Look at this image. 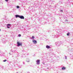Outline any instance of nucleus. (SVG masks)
<instances>
[{
    "label": "nucleus",
    "mask_w": 73,
    "mask_h": 73,
    "mask_svg": "<svg viewBox=\"0 0 73 73\" xmlns=\"http://www.w3.org/2000/svg\"><path fill=\"white\" fill-rule=\"evenodd\" d=\"M22 42H17V46H20L21 45H22Z\"/></svg>",
    "instance_id": "obj_1"
},
{
    "label": "nucleus",
    "mask_w": 73,
    "mask_h": 73,
    "mask_svg": "<svg viewBox=\"0 0 73 73\" xmlns=\"http://www.w3.org/2000/svg\"><path fill=\"white\" fill-rule=\"evenodd\" d=\"M56 45L57 46H60V42H57L55 43Z\"/></svg>",
    "instance_id": "obj_2"
},
{
    "label": "nucleus",
    "mask_w": 73,
    "mask_h": 73,
    "mask_svg": "<svg viewBox=\"0 0 73 73\" xmlns=\"http://www.w3.org/2000/svg\"><path fill=\"white\" fill-rule=\"evenodd\" d=\"M40 60H37L36 61V64L37 65H39L40 64Z\"/></svg>",
    "instance_id": "obj_3"
},
{
    "label": "nucleus",
    "mask_w": 73,
    "mask_h": 73,
    "mask_svg": "<svg viewBox=\"0 0 73 73\" xmlns=\"http://www.w3.org/2000/svg\"><path fill=\"white\" fill-rule=\"evenodd\" d=\"M19 18L21 19H24V16L22 15H20L19 16Z\"/></svg>",
    "instance_id": "obj_4"
},
{
    "label": "nucleus",
    "mask_w": 73,
    "mask_h": 73,
    "mask_svg": "<svg viewBox=\"0 0 73 73\" xmlns=\"http://www.w3.org/2000/svg\"><path fill=\"white\" fill-rule=\"evenodd\" d=\"M33 42L34 44H36V43H37V41L35 40H33Z\"/></svg>",
    "instance_id": "obj_5"
},
{
    "label": "nucleus",
    "mask_w": 73,
    "mask_h": 73,
    "mask_svg": "<svg viewBox=\"0 0 73 73\" xmlns=\"http://www.w3.org/2000/svg\"><path fill=\"white\" fill-rule=\"evenodd\" d=\"M20 16L19 15H15V17L16 18H17V17H19V18H20Z\"/></svg>",
    "instance_id": "obj_6"
},
{
    "label": "nucleus",
    "mask_w": 73,
    "mask_h": 73,
    "mask_svg": "<svg viewBox=\"0 0 73 73\" xmlns=\"http://www.w3.org/2000/svg\"><path fill=\"white\" fill-rule=\"evenodd\" d=\"M10 25H11V24H8L7 25V28H10V27H9V26H10Z\"/></svg>",
    "instance_id": "obj_7"
},
{
    "label": "nucleus",
    "mask_w": 73,
    "mask_h": 73,
    "mask_svg": "<svg viewBox=\"0 0 73 73\" xmlns=\"http://www.w3.org/2000/svg\"><path fill=\"white\" fill-rule=\"evenodd\" d=\"M46 48H47V49H49L50 48V46H49L48 45H46Z\"/></svg>",
    "instance_id": "obj_8"
},
{
    "label": "nucleus",
    "mask_w": 73,
    "mask_h": 73,
    "mask_svg": "<svg viewBox=\"0 0 73 73\" xmlns=\"http://www.w3.org/2000/svg\"><path fill=\"white\" fill-rule=\"evenodd\" d=\"M62 70H65V67H63L62 68Z\"/></svg>",
    "instance_id": "obj_9"
},
{
    "label": "nucleus",
    "mask_w": 73,
    "mask_h": 73,
    "mask_svg": "<svg viewBox=\"0 0 73 73\" xmlns=\"http://www.w3.org/2000/svg\"><path fill=\"white\" fill-rule=\"evenodd\" d=\"M26 61L27 62H30V60H29V59L28 60H27Z\"/></svg>",
    "instance_id": "obj_10"
},
{
    "label": "nucleus",
    "mask_w": 73,
    "mask_h": 73,
    "mask_svg": "<svg viewBox=\"0 0 73 73\" xmlns=\"http://www.w3.org/2000/svg\"><path fill=\"white\" fill-rule=\"evenodd\" d=\"M70 35V33H67V36H69Z\"/></svg>",
    "instance_id": "obj_11"
},
{
    "label": "nucleus",
    "mask_w": 73,
    "mask_h": 73,
    "mask_svg": "<svg viewBox=\"0 0 73 73\" xmlns=\"http://www.w3.org/2000/svg\"><path fill=\"white\" fill-rule=\"evenodd\" d=\"M17 8L19 9V8H20V7H19V6H17Z\"/></svg>",
    "instance_id": "obj_12"
},
{
    "label": "nucleus",
    "mask_w": 73,
    "mask_h": 73,
    "mask_svg": "<svg viewBox=\"0 0 73 73\" xmlns=\"http://www.w3.org/2000/svg\"><path fill=\"white\" fill-rule=\"evenodd\" d=\"M32 39H34V38H35V37H34V36H32Z\"/></svg>",
    "instance_id": "obj_13"
},
{
    "label": "nucleus",
    "mask_w": 73,
    "mask_h": 73,
    "mask_svg": "<svg viewBox=\"0 0 73 73\" xmlns=\"http://www.w3.org/2000/svg\"><path fill=\"white\" fill-rule=\"evenodd\" d=\"M3 62H5L6 61H7V60L5 59L3 60Z\"/></svg>",
    "instance_id": "obj_14"
},
{
    "label": "nucleus",
    "mask_w": 73,
    "mask_h": 73,
    "mask_svg": "<svg viewBox=\"0 0 73 73\" xmlns=\"http://www.w3.org/2000/svg\"><path fill=\"white\" fill-rule=\"evenodd\" d=\"M60 12H63V11H62V10H60Z\"/></svg>",
    "instance_id": "obj_15"
},
{
    "label": "nucleus",
    "mask_w": 73,
    "mask_h": 73,
    "mask_svg": "<svg viewBox=\"0 0 73 73\" xmlns=\"http://www.w3.org/2000/svg\"><path fill=\"white\" fill-rule=\"evenodd\" d=\"M65 59L66 60V59H67V57L66 56H65Z\"/></svg>",
    "instance_id": "obj_16"
},
{
    "label": "nucleus",
    "mask_w": 73,
    "mask_h": 73,
    "mask_svg": "<svg viewBox=\"0 0 73 73\" xmlns=\"http://www.w3.org/2000/svg\"><path fill=\"white\" fill-rule=\"evenodd\" d=\"M21 35H20V34H19V35H18V36H19V37H21Z\"/></svg>",
    "instance_id": "obj_17"
},
{
    "label": "nucleus",
    "mask_w": 73,
    "mask_h": 73,
    "mask_svg": "<svg viewBox=\"0 0 73 73\" xmlns=\"http://www.w3.org/2000/svg\"><path fill=\"white\" fill-rule=\"evenodd\" d=\"M64 19H66V17H65V16L64 17Z\"/></svg>",
    "instance_id": "obj_18"
},
{
    "label": "nucleus",
    "mask_w": 73,
    "mask_h": 73,
    "mask_svg": "<svg viewBox=\"0 0 73 73\" xmlns=\"http://www.w3.org/2000/svg\"><path fill=\"white\" fill-rule=\"evenodd\" d=\"M2 41H3V44H4L5 43V42H4V41L2 40Z\"/></svg>",
    "instance_id": "obj_19"
},
{
    "label": "nucleus",
    "mask_w": 73,
    "mask_h": 73,
    "mask_svg": "<svg viewBox=\"0 0 73 73\" xmlns=\"http://www.w3.org/2000/svg\"><path fill=\"white\" fill-rule=\"evenodd\" d=\"M66 21H68V20H65V22H66Z\"/></svg>",
    "instance_id": "obj_20"
},
{
    "label": "nucleus",
    "mask_w": 73,
    "mask_h": 73,
    "mask_svg": "<svg viewBox=\"0 0 73 73\" xmlns=\"http://www.w3.org/2000/svg\"><path fill=\"white\" fill-rule=\"evenodd\" d=\"M5 0L6 1H7V2L8 1V0Z\"/></svg>",
    "instance_id": "obj_21"
},
{
    "label": "nucleus",
    "mask_w": 73,
    "mask_h": 73,
    "mask_svg": "<svg viewBox=\"0 0 73 73\" xmlns=\"http://www.w3.org/2000/svg\"><path fill=\"white\" fill-rule=\"evenodd\" d=\"M54 37H56V36H55Z\"/></svg>",
    "instance_id": "obj_22"
},
{
    "label": "nucleus",
    "mask_w": 73,
    "mask_h": 73,
    "mask_svg": "<svg viewBox=\"0 0 73 73\" xmlns=\"http://www.w3.org/2000/svg\"><path fill=\"white\" fill-rule=\"evenodd\" d=\"M23 64H24V62H23Z\"/></svg>",
    "instance_id": "obj_23"
},
{
    "label": "nucleus",
    "mask_w": 73,
    "mask_h": 73,
    "mask_svg": "<svg viewBox=\"0 0 73 73\" xmlns=\"http://www.w3.org/2000/svg\"><path fill=\"white\" fill-rule=\"evenodd\" d=\"M43 64L44 65V64H44V63H43Z\"/></svg>",
    "instance_id": "obj_24"
},
{
    "label": "nucleus",
    "mask_w": 73,
    "mask_h": 73,
    "mask_svg": "<svg viewBox=\"0 0 73 73\" xmlns=\"http://www.w3.org/2000/svg\"><path fill=\"white\" fill-rule=\"evenodd\" d=\"M1 31V29H0V31Z\"/></svg>",
    "instance_id": "obj_25"
},
{
    "label": "nucleus",
    "mask_w": 73,
    "mask_h": 73,
    "mask_svg": "<svg viewBox=\"0 0 73 73\" xmlns=\"http://www.w3.org/2000/svg\"><path fill=\"white\" fill-rule=\"evenodd\" d=\"M17 73H18V72H17Z\"/></svg>",
    "instance_id": "obj_26"
},
{
    "label": "nucleus",
    "mask_w": 73,
    "mask_h": 73,
    "mask_svg": "<svg viewBox=\"0 0 73 73\" xmlns=\"http://www.w3.org/2000/svg\"><path fill=\"white\" fill-rule=\"evenodd\" d=\"M9 54H10V53H9Z\"/></svg>",
    "instance_id": "obj_27"
}]
</instances>
